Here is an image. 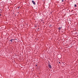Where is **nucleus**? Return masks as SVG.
Masks as SVG:
<instances>
[{
	"label": "nucleus",
	"instance_id": "4",
	"mask_svg": "<svg viewBox=\"0 0 78 78\" xmlns=\"http://www.w3.org/2000/svg\"><path fill=\"white\" fill-rule=\"evenodd\" d=\"M9 41H11V42H12V39L11 40H10Z\"/></svg>",
	"mask_w": 78,
	"mask_h": 78
},
{
	"label": "nucleus",
	"instance_id": "1",
	"mask_svg": "<svg viewBox=\"0 0 78 78\" xmlns=\"http://www.w3.org/2000/svg\"><path fill=\"white\" fill-rule=\"evenodd\" d=\"M48 66L50 69H51V65L50 64H48Z\"/></svg>",
	"mask_w": 78,
	"mask_h": 78
},
{
	"label": "nucleus",
	"instance_id": "10",
	"mask_svg": "<svg viewBox=\"0 0 78 78\" xmlns=\"http://www.w3.org/2000/svg\"><path fill=\"white\" fill-rule=\"evenodd\" d=\"M59 63L60 64L61 63V62H59Z\"/></svg>",
	"mask_w": 78,
	"mask_h": 78
},
{
	"label": "nucleus",
	"instance_id": "2",
	"mask_svg": "<svg viewBox=\"0 0 78 78\" xmlns=\"http://www.w3.org/2000/svg\"><path fill=\"white\" fill-rule=\"evenodd\" d=\"M32 3L34 5H36V3H35V2H34V1H32Z\"/></svg>",
	"mask_w": 78,
	"mask_h": 78
},
{
	"label": "nucleus",
	"instance_id": "7",
	"mask_svg": "<svg viewBox=\"0 0 78 78\" xmlns=\"http://www.w3.org/2000/svg\"><path fill=\"white\" fill-rule=\"evenodd\" d=\"M62 2H64V0H62Z\"/></svg>",
	"mask_w": 78,
	"mask_h": 78
},
{
	"label": "nucleus",
	"instance_id": "8",
	"mask_svg": "<svg viewBox=\"0 0 78 78\" xmlns=\"http://www.w3.org/2000/svg\"><path fill=\"white\" fill-rule=\"evenodd\" d=\"M20 8V7H19L18 8V9H19Z\"/></svg>",
	"mask_w": 78,
	"mask_h": 78
},
{
	"label": "nucleus",
	"instance_id": "12",
	"mask_svg": "<svg viewBox=\"0 0 78 78\" xmlns=\"http://www.w3.org/2000/svg\"><path fill=\"white\" fill-rule=\"evenodd\" d=\"M78 36V35H77Z\"/></svg>",
	"mask_w": 78,
	"mask_h": 78
},
{
	"label": "nucleus",
	"instance_id": "11",
	"mask_svg": "<svg viewBox=\"0 0 78 78\" xmlns=\"http://www.w3.org/2000/svg\"><path fill=\"white\" fill-rule=\"evenodd\" d=\"M0 15H1V16H2V15H1V14H0Z\"/></svg>",
	"mask_w": 78,
	"mask_h": 78
},
{
	"label": "nucleus",
	"instance_id": "5",
	"mask_svg": "<svg viewBox=\"0 0 78 78\" xmlns=\"http://www.w3.org/2000/svg\"><path fill=\"white\" fill-rule=\"evenodd\" d=\"M74 6H75V7H76V6H76V4H75L74 5Z\"/></svg>",
	"mask_w": 78,
	"mask_h": 78
},
{
	"label": "nucleus",
	"instance_id": "6",
	"mask_svg": "<svg viewBox=\"0 0 78 78\" xmlns=\"http://www.w3.org/2000/svg\"><path fill=\"white\" fill-rule=\"evenodd\" d=\"M12 39V41H15V40H16V39Z\"/></svg>",
	"mask_w": 78,
	"mask_h": 78
},
{
	"label": "nucleus",
	"instance_id": "9",
	"mask_svg": "<svg viewBox=\"0 0 78 78\" xmlns=\"http://www.w3.org/2000/svg\"><path fill=\"white\" fill-rule=\"evenodd\" d=\"M36 66H37V65H36Z\"/></svg>",
	"mask_w": 78,
	"mask_h": 78
},
{
	"label": "nucleus",
	"instance_id": "3",
	"mask_svg": "<svg viewBox=\"0 0 78 78\" xmlns=\"http://www.w3.org/2000/svg\"><path fill=\"white\" fill-rule=\"evenodd\" d=\"M61 29H62V27H59L58 28V30H60Z\"/></svg>",
	"mask_w": 78,
	"mask_h": 78
}]
</instances>
